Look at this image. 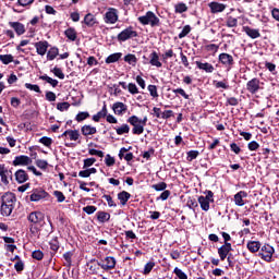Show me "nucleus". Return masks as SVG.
<instances>
[{
    "label": "nucleus",
    "instance_id": "f257e3e1",
    "mask_svg": "<svg viewBox=\"0 0 279 279\" xmlns=\"http://www.w3.org/2000/svg\"><path fill=\"white\" fill-rule=\"evenodd\" d=\"M128 123L132 125V134H135L136 136H141L143 132H145V126L147 125V117H144L143 119L138 118V116H131L128 119Z\"/></svg>",
    "mask_w": 279,
    "mask_h": 279
},
{
    "label": "nucleus",
    "instance_id": "f03ea898",
    "mask_svg": "<svg viewBox=\"0 0 279 279\" xmlns=\"http://www.w3.org/2000/svg\"><path fill=\"white\" fill-rule=\"evenodd\" d=\"M137 21L142 25H150V27H158L160 25V19L156 16L155 12L147 11L145 15L140 16Z\"/></svg>",
    "mask_w": 279,
    "mask_h": 279
},
{
    "label": "nucleus",
    "instance_id": "7ed1b4c3",
    "mask_svg": "<svg viewBox=\"0 0 279 279\" xmlns=\"http://www.w3.org/2000/svg\"><path fill=\"white\" fill-rule=\"evenodd\" d=\"M275 252L276 250H274V246L269 244H264L260 247V252L258 253V256L259 258H262V260H265L266 263H271V258H274Z\"/></svg>",
    "mask_w": 279,
    "mask_h": 279
},
{
    "label": "nucleus",
    "instance_id": "20e7f679",
    "mask_svg": "<svg viewBox=\"0 0 279 279\" xmlns=\"http://www.w3.org/2000/svg\"><path fill=\"white\" fill-rule=\"evenodd\" d=\"M137 37L138 32H136L133 26H129L128 28L118 34L119 43H125V40H132V38Z\"/></svg>",
    "mask_w": 279,
    "mask_h": 279
},
{
    "label": "nucleus",
    "instance_id": "39448f33",
    "mask_svg": "<svg viewBox=\"0 0 279 279\" xmlns=\"http://www.w3.org/2000/svg\"><path fill=\"white\" fill-rule=\"evenodd\" d=\"M97 265L98 267H101L104 271H110V269H114V267H117V259L112 256H108L97 262Z\"/></svg>",
    "mask_w": 279,
    "mask_h": 279
},
{
    "label": "nucleus",
    "instance_id": "423d86ee",
    "mask_svg": "<svg viewBox=\"0 0 279 279\" xmlns=\"http://www.w3.org/2000/svg\"><path fill=\"white\" fill-rule=\"evenodd\" d=\"M119 21V12L114 8L108 9V11L105 14V23L109 25H114Z\"/></svg>",
    "mask_w": 279,
    "mask_h": 279
},
{
    "label": "nucleus",
    "instance_id": "0eeeda50",
    "mask_svg": "<svg viewBox=\"0 0 279 279\" xmlns=\"http://www.w3.org/2000/svg\"><path fill=\"white\" fill-rule=\"evenodd\" d=\"M208 8H209L211 14H219V13L226 11V8H228V4H223L221 2L213 1V2L208 3Z\"/></svg>",
    "mask_w": 279,
    "mask_h": 279
},
{
    "label": "nucleus",
    "instance_id": "6e6552de",
    "mask_svg": "<svg viewBox=\"0 0 279 279\" xmlns=\"http://www.w3.org/2000/svg\"><path fill=\"white\" fill-rule=\"evenodd\" d=\"M49 193H47L43 189H35L33 190L31 194V202H40V199H45V197H48Z\"/></svg>",
    "mask_w": 279,
    "mask_h": 279
},
{
    "label": "nucleus",
    "instance_id": "1a4fd4ad",
    "mask_svg": "<svg viewBox=\"0 0 279 279\" xmlns=\"http://www.w3.org/2000/svg\"><path fill=\"white\" fill-rule=\"evenodd\" d=\"M246 90L251 93V95H256V93L260 90V81H258V78L248 81L246 84Z\"/></svg>",
    "mask_w": 279,
    "mask_h": 279
},
{
    "label": "nucleus",
    "instance_id": "9d476101",
    "mask_svg": "<svg viewBox=\"0 0 279 279\" xmlns=\"http://www.w3.org/2000/svg\"><path fill=\"white\" fill-rule=\"evenodd\" d=\"M32 165V158L25 155L16 156L13 160L14 167H27Z\"/></svg>",
    "mask_w": 279,
    "mask_h": 279
},
{
    "label": "nucleus",
    "instance_id": "9b49d317",
    "mask_svg": "<svg viewBox=\"0 0 279 279\" xmlns=\"http://www.w3.org/2000/svg\"><path fill=\"white\" fill-rule=\"evenodd\" d=\"M231 250H232V244L229 242H226L222 246H220L218 248V256L220 257V260H226Z\"/></svg>",
    "mask_w": 279,
    "mask_h": 279
},
{
    "label": "nucleus",
    "instance_id": "f8f14e48",
    "mask_svg": "<svg viewBox=\"0 0 279 279\" xmlns=\"http://www.w3.org/2000/svg\"><path fill=\"white\" fill-rule=\"evenodd\" d=\"M59 138H68V141H80V131L66 130L61 135H59Z\"/></svg>",
    "mask_w": 279,
    "mask_h": 279
},
{
    "label": "nucleus",
    "instance_id": "ddd939ff",
    "mask_svg": "<svg viewBox=\"0 0 279 279\" xmlns=\"http://www.w3.org/2000/svg\"><path fill=\"white\" fill-rule=\"evenodd\" d=\"M38 56H45L47 53V49H49V41L43 40V41H37L34 45Z\"/></svg>",
    "mask_w": 279,
    "mask_h": 279
},
{
    "label": "nucleus",
    "instance_id": "4468645a",
    "mask_svg": "<svg viewBox=\"0 0 279 279\" xmlns=\"http://www.w3.org/2000/svg\"><path fill=\"white\" fill-rule=\"evenodd\" d=\"M15 180L17 184H25L29 180V175L23 169H20L15 172Z\"/></svg>",
    "mask_w": 279,
    "mask_h": 279
},
{
    "label": "nucleus",
    "instance_id": "2eb2a0df",
    "mask_svg": "<svg viewBox=\"0 0 279 279\" xmlns=\"http://www.w3.org/2000/svg\"><path fill=\"white\" fill-rule=\"evenodd\" d=\"M10 27L14 29L17 36H23L25 34V25L20 22H9Z\"/></svg>",
    "mask_w": 279,
    "mask_h": 279
},
{
    "label": "nucleus",
    "instance_id": "dca6fc26",
    "mask_svg": "<svg viewBox=\"0 0 279 279\" xmlns=\"http://www.w3.org/2000/svg\"><path fill=\"white\" fill-rule=\"evenodd\" d=\"M245 197H247V192L240 191L234 195V204L235 206H245Z\"/></svg>",
    "mask_w": 279,
    "mask_h": 279
},
{
    "label": "nucleus",
    "instance_id": "f3484780",
    "mask_svg": "<svg viewBox=\"0 0 279 279\" xmlns=\"http://www.w3.org/2000/svg\"><path fill=\"white\" fill-rule=\"evenodd\" d=\"M243 32L246 34V36H248L250 38L256 39V38H260V31L256 29V28H252L250 26H244L243 27Z\"/></svg>",
    "mask_w": 279,
    "mask_h": 279
},
{
    "label": "nucleus",
    "instance_id": "a211bd4d",
    "mask_svg": "<svg viewBox=\"0 0 279 279\" xmlns=\"http://www.w3.org/2000/svg\"><path fill=\"white\" fill-rule=\"evenodd\" d=\"M81 133L83 136H93V134H97V128L90 124H85L81 128Z\"/></svg>",
    "mask_w": 279,
    "mask_h": 279
},
{
    "label": "nucleus",
    "instance_id": "6ab92c4d",
    "mask_svg": "<svg viewBox=\"0 0 279 279\" xmlns=\"http://www.w3.org/2000/svg\"><path fill=\"white\" fill-rule=\"evenodd\" d=\"M43 213L40 211H33L28 215L27 219L31 223H40L43 221Z\"/></svg>",
    "mask_w": 279,
    "mask_h": 279
},
{
    "label": "nucleus",
    "instance_id": "aec40b11",
    "mask_svg": "<svg viewBox=\"0 0 279 279\" xmlns=\"http://www.w3.org/2000/svg\"><path fill=\"white\" fill-rule=\"evenodd\" d=\"M113 112L114 114L121 116V114H125V112H128V106H125V104L123 102H116L113 104Z\"/></svg>",
    "mask_w": 279,
    "mask_h": 279
},
{
    "label": "nucleus",
    "instance_id": "412c9836",
    "mask_svg": "<svg viewBox=\"0 0 279 279\" xmlns=\"http://www.w3.org/2000/svg\"><path fill=\"white\" fill-rule=\"evenodd\" d=\"M16 202V196H14L13 193H5L2 196V204L7 206H14V203Z\"/></svg>",
    "mask_w": 279,
    "mask_h": 279
},
{
    "label": "nucleus",
    "instance_id": "4be33fe9",
    "mask_svg": "<svg viewBox=\"0 0 279 279\" xmlns=\"http://www.w3.org/2000/svg\"><path fill=\"white\" fill-rule=\"evenodd\" d=\"M105 117H108V108L106 107V105L102 106V109L100 111L93 116V121H95V123H99V121H101V119H105Z\"/></svg>",
    "mask_w": 279,
    "mask_h": 279
},
{
    "label": "nucleus",
    "instance_id": "5701e85b",
    "mask_svg": "<svg viewBox=\"0 0 279 279\" xmlns=\"http://www.w3.org/2000/svg\"><path fill=\"white\" fill-rule=\"evenodd\" d=\"M219 60L221 64H226V66H230V64L234 62V58L226 52L219 54Z\"/></svg>",
    "mask_w": 279,
    "mask_h": 279
},
{
    "label": "nucleus",
    "instance_id": "b1692460",
    "mask_svg": "<svg viewBox=\"0 0 279 279\" xmlns=\"http://www.w3.org/2000/svg\"><path fill=\"white\" fill-rule=\"evenodd\" d=\"M84 23L87 27H94L97 25V17L93 13H87L84 17Z\"/></svg>",
    "mask_w": 279,
    "mask_h": 279
},
{
    "label": "nucleus",
    "instance_id": "393cba45",
    "mask_svg": "<svg viewBox=\"0 0 279 279\" xmlns=\"http://www.w3.org/2000/svg\"><path fill=\"white\" fill-rule=\"evenodd\" d=\"M246 247L252 252V254H256V252L260 250L262 244L258 241H248Z\"/></svg>",
    "mask_w": 279,
    "mask_h": 279
},
{
    "label": "nucleus",
    "instance_id": "a878e982",
    "mask_svg": "<svg viewBox=\"0 0 279 279\" xmlns=\"http://www.w3.org/2000/svg\"><path fill=\"white\" fill-rule=\"evenodd\" d=\"M130 197H132V194L126 191H122L118 194V199L120 201V204H122V206H125V204H128Z\"/></svg>",
    "mask_w": 279,
    "mask_h": 279
},
{
    "label": "nucleus",
    "instance_id": "bb28decb",
    "mask_svg": "<svg viewBox=\"0 0 279 279\" xmlns=\"http://www.w3.org/2000/svg\"><path fill=\"white\" fill-rule=\"evenodd\" d=\"M12 210H14V205L1 204V215L3 217H10L12 215Z\"/></svg>",
    "mask_w": 279,
    "mask_h": 279
},
{
    "label": "nucleus",
    "instance_id": "cd10ccee",
    "mask_svg": "<svg viewBox=\"0 0 279 279\" xmlns=\"http://www.w3.org/2000/svg\"><path fill=\"white\" fill-rule=\"evenodd\" d=\"M150 64L153 66H157V68L162 66V63L160 62L159 57H158V52L154 51L150 53Z\"/></svg>",
    "mask_w": 279,
    "mask_h": 279
},
{
    "label": "nucleus",
    "instance_id": "c85d7f7f",
    "mask_svg": "<svg viewBox=\"0 0 279 279\" xmlns=\"http://www.w3.org/2000/svg\"><path fill=\"white\" fill-rule=\"evenodd\" d=\"M122 56H123V53H121V52L112 53L106 59V62H107V64H112L113 62H119V60H121Z\"/></svg>",
    "mask_w": 279,
    "mask_h": 279
},
{
    "label": "nucleus",
    "instance_id": "c756f323",
    "mask_svg": "<svg viewBox=\"0 0 279 279\" xmlns=\"http://www.w3.org/2000/svg\"><path fill=\"white\" fill-rule=\"evenodd\" d=\"M198 204L201 205L202 210H204L205 213H208V210H210V203L209 201H206L204 196L198 197Z\"/></svg>",
    "mask_w": 279,
    "mask_h": 279
},
{
    "label": "nucleus",
    "instance_id": "7c9ffc66",
    "mask_svg": "<svg viewBox=\"0 0 279 279\" xmlns=\"http://www.w3.org/2000/svg\"><path fill=\"white\" fill-rule=\"evenodd\" d=\"M97 220L100 223H106V221H110V215L106 211H98L97 213Z\"/></svg>",
    "mask_w": 279,
    "mask_h": 279
},
{
    "label": "nucleus",
    "instance_id": "2f4dec72",
    "mask_svg": "<svg viewBox=\"0 0 279 279\" xmlns=\"http://www.w3.org/2000/svg\"><path fill=\"white\" fill-rule=\"evenodd\" d=\"M59 53H60V50H58V48L56 47L50 48L47 52V60H56Z\"/></svg>",
    "mask_w": 279,
    "mask_h": 279
},
{
    "label": "nucleus",
    "instance_id": "473e14b6",
    "mask_svg": "<svg viewBox=\"0 0 279 279\" xmlns=\"http://www.w3.org/2000/svg\"><path fill=\"white\" fill-rule=\"evenodd\" d=\"M187 10H189V7H186V3H184V2H180L174 5V12L177 14H182V13L186 12Z\"/></svg>",
    "mask_w": 279,
    "mask_h": 279
},
{
    "label": "nucleus",
    "instance_id": "72a5a7b5",
    "mask_svg": "<svg viewBox=\"0 0 279 279\" xmlns=\"http://www.w3.org/2000/svg\"><path fill=\"white\" fill-rule=\"evenodd\" d=\"M1 182L4 183L5 186L10 184V178H12V171L7 170L3 174H0Z\"/></svg>",
    "mask_w": 279,
    "mask_h": 279
},
{
    "label": "nucleus",
    "instance_id": "f704fd0d",
    "mask_svg": "<svg viewBox=\"0 0 279 279\" xmlns=\"http://www.w3.org/2000/svg\"><path fill=\"white\" fill-rule=\"evenodd\" d=\"M36 167H38V169H41L43 171H47L48 167H49V162L45 159H37L35 161Z\"/></svg>",
    "mask_w": 279,
    "mask_h": 279
},
{
    "label": "nucleus",
    "instance_id": "c9c22d12",
    "mask_svg": "<svg viewBox=\"0 0 279 279\" xmlns=\"http://www.w3.org/2000/svg\"><path fill=\"white\" fill-rule=\"evenodd\" d=\"M88 117H90V113H88V111H81L76 114L75 121H77V123H82V121H86Z\"/></svg>",
    "mask_w": 279,
    "mask_h": 279
},
{
    "label": "nucleus",
    "instance_id": "e433bc0d",
    "mask_svg": "<svg viewBox=\"0 0 279 279\" xmlns=\"http://www.w3.org/2000/svg\"><path fill=\"white\" fill-rule=\"evenodd\" d=\"M65 36L69 38V40L75 41L77 40V32L74 31V28H68L65 31Z\"/></svg>",
    "mask_w": 279,
    "mask_h": 279
},
{
    "label": "nucleus",
    "instance_id": "4c0bfd02",
    "mask_svg": "<svg viewBox=\"0 0 279 279\" xmlns=\"http://www.w3.org/2000/svg\"><path fill=\"white\" fill-rule=\"evenodd\" d=\"M116 132L119 136H123V134H130V125L122 124L120 128L116 129Z\"/></svg>",
    "mask_w": 279,
    "mask_h": 279
},
{
    "label": "nucleus",
    "instance_id": "58836bf2",
    "mask_svg": "<svg viewBox=\"0 0 279 279\" xmlns=\"http://www.w3.org/2000/svg\"><path fill=\"white\" fill-rule=\"evenodd\" d=\"M124 62H128V64H131L132 66H136V62H137L136 56L132 53L126 54L124 57Z\"/></svg>",
    "mask_w": 279,
    "mask_h": 279
},
{
    "label": "nucleus",
    "instance_id": "ea45409f",
    "mask_svg": "<svg viewBox=\"0 0 279 279\" xmlns=\"http://www.w3.org/2000/svg\"><path fill=\"white\" fill-rule=\"evenodd\" d=\"M39 80H44L45 82L50 84V86H52L53 88H56V86H58V80H53L47 75L39 76Z\"/></svg>",
    "mask_w": 279,
    "mask_h": 279
},
{
    "label": "nucleus",
    "instance_id": "a19ab883",
    "mask_svg": "<svg viewBox=\"0 0 279 279\" xmlns=\"http://www.w3.org/2000/svg\"><path fill=\"white\" fill-rule=\"evenodd\" d=\"M13 60L14 57L12 54H0V62H2V64H10Z\"/></svg>",
    "mask_w": 279,
    "mask_h": 279
},
{
    "label": "nucleus",
    "instance_id": "79ce46f5",
    "mask_svg": "<svg viewBox=\"0 0 279 279\" xmlns=\"http://www.w3.org/2000/svg\"><path fill=\"white\" fill-rule=\"evenodd\" d=\"M102 199H106L109 208H117V203L112 199V196L105 194L102 195Z\"/></svg>",
    "mask_w": 279,
    "mask_h": 279
},
{
    "label": "nucleus",
    "instance_id": "37998d69",
    "mask_svg": "<svg viewBox=\"0 0 279 279\" xmlns=\"http://www.w3.org/2000/svg\"><path fill=\"white\" fill-rule=\"evenodd\" d=\"M114 162H117L114 157L110 156V154L106 155L105 163H106L107 167H114Z\"/></svg>",
    "mask_w": 279,
    "mask_h": 279
},
{
    "label": "nucleus",
    "instance_id": "c03bdc74",
    "mask_svg": "<svg viewBox=\"0 0 279 279\" xmlns=\"http://www.w3.org/2000/svg\"><path fill=\"white\" fill-rule=\"evenodd\" d=\"M154 267H156V263L148 262L144 267V275L147 276L148 274H151V269H154Z\"/></svg>",
    "mask_w": 279,
    "mask_h": 279
},
{
    "label": "nucleus",
    "instance_id": "a18cd8bd",
    "mask_svg": "<svg viewBox=\"0 0 279 279\" xmlns=\"http://www.w3.org/2000/svg\"><path fill=\"white\" fill-rule=\"evenodd\" d=\"M173 274H175L179 279H189V276L178 267L174 268Z\"/></svg>",
    "mask_w": 279,
    "mask_h": 279
},
{
    "label": "nucleus",
    "instance_id": "49530a36",
    "mask_svg": "<svg viewBox=\"0 0 279 279\" xmlns=\"http://www.w3.org/2000/svg\"><path fill=\"white\" fill-rule=\"evenodd\" d=\"M197 156H199V151L198 150H190V151H187V161L189 162H193V160H195V158H197Z\"/></svg>",
    "mask_w": 279,
    "mask_h": 279
},
{
    "label": "nucleus",
    "instance_id": "de8ad7c7",
    "mask_svg": "<svg viewBox=\"0 0 279 279\" xmlns=\"http://www.w3.org/2000/svg\"><path fill=\"white\" fill-rule=\"evenodd\" d=\"M39 143H41V145H45V147H51L53 140H51V137L44 136L39 140Z\"/></svg>",
    "mask_w": 279,
    "mask_h": 279
},
{
    "label": "nucleus",
    "instance_id": "09e8293b",
    "mask_svg": "<svg viewBox=\"0 0 279 279\" xmlns=\"http://www.w3.org/2000/svg\"><path fill=\"white\" fill-rule=\"evenodd\" d=\"M151 189H154V191H166L167 190V183L165 182H160V183H157V184H154L151 185Z\"/></svg>",
    "mask_w": 279,
    "mask_h": 279
},
{
    "label": "nucleus",
    "instance_id": "8fccbe9b",
    "mask_svg": "<svg viewBox=\"0 0 279 279\" xmlns=\"http://www.w3.org/2000/svg\"><path fill=\"white\" fill-rule=\"evenodd\" d=\"M25 88H27V90H33L34 93H41L40 86L31 83H25Z\"/></svg>",
    "mask_w": 279,
    "mask_h": 279
},
{
    "label": "nucleus",
    "instance_id": "3c124183",
    "mask_svg": "<svg viewBox=\"0 0 279 279\" xmlns=\"http://www.w3.org/2000/svg\"><path fill=\"white\" fill-rule=\"evenodd\" d=\"M69 108H71V104L69 102L57 104V110H60V112H64L65 110H69Z\"/></svg>",
    "mask_w": 279,
    "mask_h": 279
},
{
    "label": "nucleus",
    "instance_id": "603ef678",
    "mask_svg": "<svg viewBox=\"0 0 279 279\" xmlns=\"http://www.w3.org/2000/svg\"><path fill=\"white\" fill-rule=\"evenodd\" d=\"M32 257L35 258V260H43V258H45V254L43 251L37 250L32 253Z\"/></svg>",
    "mask_w": 279,
    "mask_h": 279
},
{
    "label": "nucleus",
    "instance_id": "864d4df0",
    "mask_svg": "<svg viewBox=\"0 0 279 279\" xmlns=\"http://www.w3.org/2000/svg\"><path fill=\"white\" fill-rule=\"evenodd\" d=\"M96 162H97V159H95V158L84 159L83 169H88V167H93Z\"/></svg>",
    "mask_w": 279,
    "mask_h": 279
},
{
    "label": "nucleus",
    "instance_id": "5fc2aeb1",
    "mask_svg": "<svg viewBox=\"0 0 279 279\" xmlns=\"http://www.w3.org/2000/svg\"><path fill=\"white\" fill-rule=\"evenodd\" d=\"M236 25H239V20H236V17H228L227 27H236Z\"/></svg>",
    "mask_w": 279,
    "mask_h": 279
},
{
    "label": "nucleus",
    "instance_id": "6e6d98bb",
    "mask_svg": "<svg viewBox=\"0 0 279 279\" xmlns=\"http://www.w3.org/2000/svg\"><path fill=\"white\" fill-rule=\"evenodd\" d=\"M189 34H191V26L185 25L181 33L179 34V38H185V36H189Z\"/></svg>",
    "mask_w": 279,
    "mask_h": 279
},
{
    "label": "nucleus",
    "instance_id": "4d7b16f0",
    "mask_svg": "<svg viewBox=\"0 0 279 279\" xmlns=\"http://www.w3.org/2000/svg\"><path fill=\"white\" fill-rule=\"evenodd\" d=\"M53 195H54V197H57V202H59V204H62V202H64V199H66V197L64 196V193H62L60 191H54Z\"/></svg>",
    "mask_w": 279,
    "mask_h": 279
},
{
    "label": "nucleus",
    "instance_id": "13d9d810",
    "mask_svg": "<svg viewBox=\"0 0 279 279\" xmlns=\"http://www.w3.org/2000/svg\"><path fill=\"white\" fill-rule=\"evenodd\" d=\"M50 248L52 252H58V250H60V242H58V239H52L50 241Z\"/></svg>",
    "mask_w": 279,
    "mask_h": 279
},
{
    "label": "nucleus",
    "instance_id": "bf43d9fd",
    "mask_svg": "<svg viewBox=\"0 0 279 279\" xmlns=\"http://www.w3.org/2000/svg\"><path fill=\"white\" fill-rule=\"evenodd\" d=\"M96 211H97V207L93 205H87L86 207L83 208V213H86V215H93Z\"/></svg>",
    "mask_w": 279,
    "mask_h": 279
},
{
    "label": "nucleus",
    "instance_id": "052dcab7",
    "mask_svg": "<svg viewBox=\"0 0 279 279\" xmlns=\"http://www.w3.org/2000/svg\"><path fill=\"white\" fill-rule=\"evenodd\" d=\"M205 195H206V196H204L205 201L209 202L210 204H213V202H215V198H214L215 193H213V191H206Z\"/></svg>",
    "mask_w": 279,
    "mask_h": 279
},
{
    "label": "nucleus",
    "instance_id": "680f3d73",
    "mask_svg": "<svg viewBox=\"0 0 279 279\" xmlns=\"http://www.w3.org/2000/svg\"><path fill=\"white\" fill-rule=\"evenodd\" d=\"M196 64L202 71H210V69H213V65L210 63L196 62Z\"/></svg>",
    "mask_w": 279,
    "mask_h": 279
},
{
    "label": "nucleus",
    "instance_id": "e2e57ef3",
    "mask_svg": "<svg viewBox=\"0 0 279 279\" xmlns=\"http://www.w3.org/2000/svg\"><path fill=\"white\" fill-rule=\"evenodd\" d=\"M172 93H174V95H181L184 99H189V95L183 88L173 89Z\"/></svg>",
    "mask_w": 279,
    "mask_h": 279
},
{
    "label": "nucleus",
    "instance_id": "0e129e2a",
    "mask_svg": "<svg viewBox=\"0 0 279 279\" xmlns=\"http://www.w3.org/2000/svg\"><path fill=\"white\" fill-rule=\"evenodd\" d=\"M89 156H98V158H104V151L90 148L88 150Z\"/></svg>",
    "mask_w": 279,
    "mask_h": 279
},
{
    "label": "nucleus",
    "instance_id": "69168bd1",
    "mask_svg": "<svg viewBox=\"0 0 279 279\" xmlns=\"http://www.w3.org/2000/svg\"><path fill=\"white\" fill-rule=\"evenodd\" d=\"M247 147H248L250 151H256V149H258V147H260V145L258 144V142L252 141L251 143H248Z\"/></svg>",
    "mask_w": 279,
    "mask_h": 279
},
{
    "label": "nucleus",
    "instance_id": "338daca9",
    "mask_svg": "<svg viewBox=\"0 0 279 279\" xmlns=\"http://www.w3.org/2000/svg\"><path fill=\"white\" fill-rule=\"evenodd\" d=\"M148 90L151 97H158V87H156V85H149Z\"/></svg>",
    "mask_w": 279,
    "mask_h": 279
},
{
    "label": "nucleus",
    "instance_id": "774afa93",
    "mask_svg": "<svg viewBox=\"0 0 279 279\" xmlns=\"http://www.w3.org/2000/svg\"><path fill=\"white\" fill-rule=\"evenodd\" d=\"M173 117V111L172 110H166L161 112V119H171Z\"/></svg>",
    "mask_w": 279,
    "mask_h": 279
}]
</instances>
